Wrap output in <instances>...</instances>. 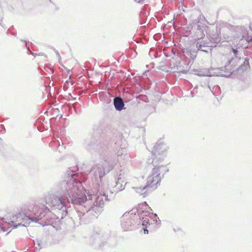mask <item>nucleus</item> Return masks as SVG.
<instances>
[{
	"label": "nucleus",
	"mask_w": 252,
	"mask_h": 252,
	"mask_svg": "<svg viewBox=\"0 0 252 252\" xmlns=\"http://www.w3.org/2000/svg\"><path fill=\"white\" fill-rule=\"evenodd\" d=\"M249 66V61L247 59H246L244 62L243 65L241 66V68H242V69H243L244 68L245 69H246Z\"/></svg>",
	"instance_id": "nucleus-17"
},
{
	"label": "nucleus",
	"mask_w": 252,
	"mask_h": 252,
	"mask_svg": "<svg viewBox=\"0 0 252 252\" xmlns=\"http://www.w3.org/2000/svg\"><path fill=\"white\" fill-rule=\"evenodd\" d=\"M184 53L186 54L188 56H189V57L192 59H194L196 57V54L192 55L188 49H186L185 51H184Z\"/></svg>",
	"instance_id": "nucleus-16"
},
{
	"label": "nucleus",
	"mask_w": 252,
	"mask_h": 252,
	"mask_svg": "<svg viewBox=\"0 0 252 252\" xmlns=\"http://www.w3.org/2000/svg\"><path fill=\"white\" fill-rule=\"evenodd\" d=\"M137 218L135 210L130 212L125 213L121 219V227L124 231L130 229L131 224L134 223L135 220Z\"/></svg>",
	"instance_id": "nucleus-8"
},
{
	"label": "nucleus",
	"mask_w": 252,
	"mask_h": 252,
	"mask_svg": "<svg viewBox=\"0 0 252 252\" xmlns=\"http://www.w3.org/2000/svg\"><path fill=\"white\" fill-rule=\"evenodd\" d=\"M26 46L27 48L29 50V47H28V46H27V43L26 44Z\"/></svg>",
	"instance_id": "nucleus-26"
},
{
	"label": "nucleus",
	"mask_w": 252,
	"mask_h": 252,
	"mask_svg": "<svg viewBox=\"0 0 252 252\" xmlns=\"http://www.w3.org/2000/svg\"><path fill=\"white\" fill-rule=\"evenodd\" d=\"M149 218L151 220L153 221V223L156 225H159L160 223V220L159 218L158 217L157 215L156 214H153V213H150L149 215Z\"/></svg>",
	"instance_id": "nucleus-14"
},
{
	"label": "nucleus",
	"mask_w": 252,
	"mask_h": 252,
	"mask_svg": "<svg viewBox=\"0 0 252 252\" xmlns=\"http://www.w3.org/2000/svg\"><path fill=\"white\" fill-rule=\"evenodd\" d=\"M78 175L73 170H68L64 174V180L60 184L61 197L51 192L48 193L45 196L46 204L52 210L59 211L62 219L67 214L66 202L82 206L84 208L83 212H76L81 220L85 212L92 211L96 214H100L105 204L109 201L101 189L92 192H84L82 184L77 178Z\"/></svg>",
	"instance_id": "nucleus-1"
},
{
	"label": "nucleus",
	"mask_w": 252,
	"mask_h": 252,
	"mask_svg": "<svg viewBox=\"0 0 252 252\" xmlns=\"http://www.w3.org/2000/svg\"><path fill=\"white\" fill-rule=\"evenodd\" d=\"M30 51L31 54L32 55H33V56H35L36 55H37V54H35V53H33V52H31V51Z\"/></svg>",
	"instance_id": "nucleus-24"
},
{
	"label": "nucleus",
	"mask_w": 252,
	"mask_h": 252,
	"mask_svg": "<svg viewBox=\"0 0 252 252\" xmlns=\"http://www.w3.org/2000/svg\"><path fill=\"white\" fill-rule=\"evenodd\" d=\"M151 211L152 209L148 206V204L146 202H143L141 204H138L137 212L138 214L136 215L137 217L141 218L143 216H148L150 215Z\"/></svg>",
	"instance_id": "nucleus-10"
},
{
	"label": "nucleus",
	"mask_w": 252,
	"mask_h": 252,
	"mask_svg": "<svg viewBox=\"0 0 252 252\" xmlns=\"http://www.w3.org/2000/svg\"><path fill=\"white\" fill-rule=\"evenodd\" d=\"M230 73V72L228 71L227 73H226L225 74H221L220 76H225V77L229 76V75H230V73Z\"/></svg>",
	"instance_id": "nucleus-20"
},
{
	"label": "nucleus",
	"mask_w": 252,
	"mask_h": 252,
	"mask_svg": "<svg viewBox=\"0 0 252 252\" xmlns=\"http://www.w3.org/2000/svg\"><path fill=\"white\" fill-rule=\"evenodd\" d=\"M116 164L115 161L104 160L94 165L91 172L94 174L96 178L100 180L107 173L109 172Z\"/></svg>",
	"instance_id": "nucleus-6"
},
{
	"label": "nucleus",
	"mask_w": 252,
	"mask_h": 252,
	"mask_svg": "<svg viewBox=\"0 0 252 252\" xmlns=\"http://www.w3.org/2000/svg\"><path fill=\"white\" fill-rule=\"evenodd\" d=\"M108 238V234H105L103 231L98 230L94 231L90 238V241L93 245L97 244L101 245V243Z\"/></svg>",
	"instance_id": "nucleus-9"
},
{
	"label": "nucleus",
	"mask_w": 252,
	"mask_h": 252,
	"mask_svg": "<svg viewBox=\"0 0 252 252\" xmlns=\"http://www.w3.org/2000/svg\"><path fill=\"white\" fill-rule=\"evenodd\" d=\"M195 74L199 76H210V72L206 70H198L195 71Z\"/></svg>",
	"instance_id": "nucleus-15"
},
{
	"label": "nucleus",
	"mask_w": 252,
	"mask_h": 252,
	"mask_svg": "<svg viewBox=\"0 0 252 252\" xmlns=\"http://www.w3.org/2000/svg\"><path fill=\"white\" fill-rule=\"evenodd\" d=\"M200 50L201 51L206 52V53H208V51L207 50H206L205 49H204V48H202V50Z\"/></svg>",
	"instance_id": "nucleus-23"
},
{
	"label": "nucleus",
	"mask_w": 252,
	"mask_h": 252,
	"mask_svg": "<svg viewBox=\"0 0 252 252\" xmlns=\"http://www.w3.org/2000/svg\"><path fill=\"white\" fill-rule=\"evenodd\" d=\"M207 21L203 16L198 18L197 22V30L196 32V37L197 39L196 42V47L197 50H202V48L212 47L211 40L206 39L202 40L205 36L207 29Z\"/></svg>",
	"instance_id": "nucleus-5"
},
{
	"label": "nucleus",
	"mask_w": 252,
	"mask_h": 252,
	"mask_svg": "<svg viewBox=\"0 0 252 252\" xmlns=\"http://www.w3.org/2000/svg\"><path fill=\"white\" fill-rule=\"evenodd\" d=\"M168 147L167 145L162 141H158L154 146L152 152V157L154 158L151 160L149 159V163H156L160 161L167 156Z\"/></svg>",
	"instance_id": "nucleus-7"
},
{
	"label": "nucleus",
	"mask_w": 252,
	"mask_h": 252,
	"mask_svg": "<svg viewBox=\"0 0 252 252\" xmlns=\"http://www.w3.org/2000/svg\"><path fill=\"white\" fill-rule=\"evenodd\" d=\"M114 153L121 159L127 160L129 159V156L125 148L117 147L114 149Z\"/></svg>",
	"instance_id": "nucleus-11"
},
{
	"label": "nucleus",
	"mask_w": 252,
	"mask_h": 252,
	"mask_svg": "<svg viewBox=\"0 0 252 252\" xmlns=\"http://www.w3.org/2000/svg\"><path fill=\"white\" fill-rule=\"evenodd\" d=\"M33 211H36V212L30 213L28 215L19 213L13 216L12 220L10 221H7L4 218H0V229L3 232L7 231V234H8L12 229L18 226H26L31 221L37 222L45 216V211L38 208L37 206L34 207Z\"/></svg>",
	"instance_id": "nucleus-3"
},
{
	"label": "nucleus",
	"mask_w": 252,
	"mask_h": 252,
	"mask_svg": "<svg viewBox=\"0 0 252 252\" xmlns=\"http://www.w3.org/2000/svg\"><path fill=\"white\" fill-rule=\"evenodd\" d=\"M136 220H139V221L137 223H142V225L144 226H146V227H148V225L149 226L150 225V219L149 218V215L148 216H143V217H141V218H137Z\"/></svg>",
	"instance_id": "nucleus-13"
},
{
	"label": "nucleus",
	"mask_w": 252,
	"mask_h": 252,
	"mask_svg": "<svg viewBox=\"0 0 252 252\" xmlns=\"http://www.w3.org/2000/svg\"><path fill=\"white\" fill-rule=\"evenodd\" d=\"M169 171L166 166L163 165H155L152 169L150 174L147 178V185L143 187L133 188L136 192L146 196L149 188L155 189L160 184L161 179L166 173Z\"/></svg>",
	"instance_id": "nucleus-4"
},
{
	"label": "nucleus",
	"mask_w": 252,
	"mask_h": 252,
	"mask_svg": "<svg viewBox=\"0 0 252 252\" xmlns=\"http://www.w3.org/2000/svg\"><path fill=\"white\" fill-rule=\"evenodd\" d=\"M114 105L117 110L121 111L124 107V102L123 99L120 97H116L114 99Z\"/></svg>",
	"instance_id": "nucleus-12"
},
{
	"label": "nucleus",
	"mask_w": 252,
	"mask_h": 252,
	"mask_svg": "<svg viewBox=\"0 0 252 252\" xmlns=\"http://www.w3.org/2000/svg\"><path fill=\"white\" fill-rule=\"evenodd\" d=\"M250 28L251 29V30L252 31V26H250Z\"/></svg>",
	"instance_id": "nucleus-27"
},
{
	"label": "nucleus",
	"mask_w": 252,
	"mask_h": 252,
	"mask_svg": "<svg viewBox=\"0 0 252 252\" xmlns=\"http://www.w3.org/2000/svg\"><path fill=\"white\" fill-rule=\"evenodd\" d=\"M231 61H232V59H231L227 61V62L226 64H225V66H224L225 68H226L227 66L228 65H229V64L230 63H231Z\"/></svg>",
	"instance_id": "nucleus-21"
},
{
	"label": "nucleus",
	"mask_w": 252,
	"mask_h": 252,
	"mask_svg": "<svg viewBox=\"0 0 252 252\" xmlns=\"http://www.w3.org/2000/svg\"><path fill=\"white\" fill-rule=\"evenodd\" d=\"M78 175L73 170H68L64 174V180L60 184L61 197L51 192L48 193L45 196L46 204L52 210L59 211L62 219L67 214L66 202L82 206L84 208L83 212H76L81 220L85 212L92 211L96 214H100L105 204L109 201L101 189L92 192H84L82 184L77 178Z\"/></svg>",
	"instance_id": "nucleus-2"
},
{
	"label": "nucleus",
	"mask_w": 252,
	"mask_h": 252,
	"mask_svg": "<svg viewBox=\"0 0 252 252\" xmlns=\"http://www.w3.org/2000/svg\"><path fill=\"white\" fill-rule=\"evenodd\" d=\"M143 229H144V232L145 234H148V229L147 228H144Z\"/></svg>",
	"instance_id": "nucleus-22"
},
{
	"label": "nucleus",
	"mask_w": 252,
	"mask_h": 252,
	"mask_svg": "<svg viewBox=\"0 0 252 252\" xmlns=\"http://www.w3.org/2000/svg\"><path fill=\"white\" fill-rule=\"evenodd\" d=\"M120 181L122 182H124V179H122L121 177H119L118 178V181H116V186H118V183L120 182Z\"/></svg>",
	"instance_id": "nucleus-19"
},
{
	"label": "nucleus",
	"mask_w": 252,
	"mask_h": 252,
	"mask_svg": "<svg viewBox=\"0 0 252 252\" xmlns=\"http://www.w3.org/2000/svg\"><path fill=\"white\" fill-rule=\"evenodd\" d=\"M56 54L58 56H60V54L58 51L56 52Z\"/></svg>",
	"instance_id": "nucleus-25"
},
{
	"label": "nucleus",
	"mask_w": 252,
	"mask_h": 252,
	"mask_svg": "<svg viewBox=\"0 0 252 252\" xmlns=\"http://www.w3.org/2000/svg\"><path fill=\"white\" fill-rule=\"evenodd\" d=\"M232 52L234 54V55L236 57H237V54H238V50H237V49H235V48H232Z\"/></svg>",
	"instance_id": "nucleus-18"
}]
</instances>
